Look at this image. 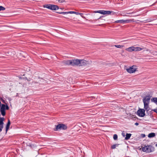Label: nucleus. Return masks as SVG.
I'll return each instance as SVG.
<instances>
[{
    "label": "nucleus",
    "instance_id": "1",
    "mask_svg": "<svg viewBox=\"0 0 157 157\" xmlns=\"http://www.w3.org/2000/svg\"><path fill=\"white\" fill-rule=\"evenodd\" d=\"M142 150L144 152L150 153L154 151L155 148L152 145H147L143 147L142 148Z\"/></svg>",
    "mask_w": 157,
    "mask_h": 157
},
{
    "label": "nucleus",
    "instance_id": "18",
    "mask_svg": "<svg viewBox=\"0 0 157 157\" xmlns=\"http://www.w3.org/2000/svg\"><path fill=\"white\" fill-rule=\"evenodd\" d=\"M151 102H154L156 104H157V98L155 97L151 99Z\"/></svg>",
    "mask_w": 157,
    "mask_h": 157
},
{
    "label": "nucleus",
    "instance_id": "3",
    "mask_svg": "<svg viewBox=\"0 0 157 157\" xmlns=\"http://www.w3.org/2000/svg\"><path fill=\"white\" fill-rule=\"evenodd\" d=\"M71 61H72V64H71L72 66H81L82 65L81 63L82 62L84 61L83 59H75L71 60Z\"/></svg>",
    "mask_w": 157,
    "mask_h": 157
},
{
    "label": "nucleus",
    "instance_id": "2",
    "mask_svg": "<svg viewBox=\"0 0 157 157\" xmlns=\"http://www.w3.org/2000/svg\"><path fill=\"white\" fill-rule=\"evenodd\" d=\"M44 7L48 8V9L52 10H56L59 9V7L58 6L55 5H52L51 4H46L44 6Z\"/></svg>",
    "mask_w": 157,
    "mask_h": 157
},
{
    "label": "nucleus",
    "instance_id": "16",
    "mask_svg": "<svg viewBox=\"0 0 157 157\" xmlns=\"http://www.w3.org/2000/svg\"><path fill=\"white\" fill-rule=\"evenodd\" d=\"M143 49V48H140L139 47H135L134 51L137 52V51H140Z\"/></svg>",
    "mask_w": 157,
    "mask_h": 157
},
{
    "label": "nucleus",
    "instance_id": "19",
    "mask_svg": "<svg viewBox=\"0 0 157 157\" xmlns=\"http://www.w3.org/2000/svg\"><path fill=\"white\" fill-rule=\"evenodd\" d=\"M113 13V14H114L115 13V12L112 11H106L105 10V14H110L111 13Z\"/></svg>",
    "mask_w": 157,
    "mask_h": 157
},
{
    "label": "nucleus",
    "instance_id": "22",
    "mask_svg": "<svg viewBox=\"0 0 157 157\" xmlns=\"http://www.w3.org/2000/svg\"><path fill=\"white\" fill-rule=\"evenodd\" d=\"M118 136L117 134H114L113 136V139L114 140H117V139Z\"/></svg>",
    "mask_w": 157,
    "mask_h": 157
},
{
    "label": "nucleus",
    "instance_id": "4",
    "mask_svg": "<svg viewBox=\"0 0 157 157\" xmlns=\"http://www.w3.org/2000/svg\"><path fill=\"white\" fill-rule=\"evenodd\" d=\"M67 128V126L63 124H59L56 125V128L55 130L56 131H58L61 129L65 130Z\"/></svg>",
    "mask_w": 157,
    "mask_h": 157
},
{
    "label": "nucleus",
    "instance_id": "33",
    "mask_svg": "<svg viewBox=\"0 0 157 157\" xmlns=\"http://www.w3.org/2000/svg\"><path fill=\"white\" fill-rule=\"evenodd\" d=\"M135 124L136 125H139V123H138L136 122Z\"/></svg>",
    "mask_w": 157,
    "mask_h": 157
},
{
    "label": "nucleus",
    "instance_id": "15",
    "mask_svg": "<svg viewBox=\"0 0 157 157\" xmlns=\"http://www.w3.org/2000/svg\"><path fill=\"white\" fill-rule=\"evenodd\" d=\"M155 136V133L152 132L148 134V137L149 138H153Z\"/></svg>",
    "mask_w": 157,
    "mask_h": 157
},
{
    "label": "nucleus",
    "instance_id": "23",
    "mask_svg": "<svg viewBox=\"0 0 157 157\" xmlns=\"http://www.w3.org/2000/svg\"><path fill=\"white\" fill-rule=\"evenodd\" d=\"M0 109L5 110V105L4 104H2Z\"/></svg>",
    "mask_w": 157,
    "mask_h": 157
},
{
    "label": "nucleus",
    "instance_id": "25",
    "mask_svg": "<svg viewBox=\"0 0 157 157\" xmlns=\"http://www.w3.org/2000/svg\"><path fill=\"white\" fill-rule=\"evenodd\" d=\"M117 146H118V145L117 144H113L111 146V148L112 149H115Z\"/></svg>",
    "mask_w": 157,
    "mask_h": 157
},
{
    "label": "nucleus",
    "instance_id": "34",
    "mask_svg": "<svg viewBox=\"0 0 157 157\" xmlns=\"http://www.w3.org/2000/svg\"><path fill=\"white\" fill-rule=\"evenodd\" d=\"M133 12H132L131 13H127V14H131V13H133Z\"/></svg>",
    "mask_w": 157,
    "mask_h": 157
},
{
    "label": "nucleus",
    "instance_id": "32",
    "mask_svg": "<svg viewBox=\"0 0 157 157\" xmlns=\"http://www.w3.org/2000/svg\"><path fill=\"white\" fill-rule=\"evenodd\" d=\"M141 136L143 137H144L145 136V135L143 134H142Z\"/></svg>",
    "mask_w": 157,
    "mask_h": 157
},
{
    "label": "nucleus",
    "instance_id": "30",
    "mask_svg": "<svg viewBox=\"0 0 157 157\" xmlns=\"http://www.w3.org/2000/svg\"><path fill=\"white\" fill-rule=\"evenodd\" d=\"M153 111L157 113V108L156 109H154L153 110Z\"/></svg>",
    "mask_w": 157,
    "mask_h": 157
},
{
    "label": "nucleus",
    "instance_id": "27",
    "mask_svg": "<svg viewBox=\"0 0 157 157\" xmlns=\"http://www.w3.org/2000/svg\"><path fill=\"white\" fill-rule=\"evenodd\" d=\"M5 8L2 6H0V11L4 10Z\"/></svg>",
    "mask_w": 157,
    "mask_h": 157
},
{
    "label": "nucleus",
    "instance_id": "14",
    "mask_svg": "<svg viewBox=\"0 0 157 157\" xmlns=\"http://www.w3.org/2000/svg\"><path fill=\"white\" fill-rule=\"evenodd\" d=\"M10 120H8V123L6 125V131L7 132L9 129L10 126Z\"/></svg>",
    "mask_w": 157,
    "mask_h": 157
},
{
    "label": "nucleus",
    "instance_id": "36",
    "mask_svg": "<svg viewBox=\"0 0 157 157\" xmlns=\"http://www.w3.org/2000/svg\"><path fill=\"white\" fill-rule=\"evenodd\" d=\"M138 15H135V16H138Z\"/></svg>",
    "mask_w": 157,
    "mask_h": 157
},
{
    "label": "nucleus",
    "instance_id": "11",
    "mask_svg": "<svg viewBox=\"0 0 157 157\" xmlns=\"http://www.w3.org/2000/svg\"><path fill=\"white\" fill-rule=\"evenodd\" d=\"M144 108L145 110L147 111H149L150 109V107L149 106V103H144Z\"/></svg>",
    "mask_w": 157,
    "mask_h": 157
},
{
    "label": "nucleus",
    "instance_id": "29",
    "mask_svg": "<svg viewBox=\"0 0 157 157\" xmlns=\"http://www.w3.org/2000/svg\"><path fill=\"white\" fill-rule=\"evenodd\" d=\"M121 134H122V136H123V137H124L125 136V133H124V131H123V132H122Z\"/></svg>",
    "mask_w": 157,
    "mask_h": 157
},
{
    "label": "nucleus",
    "instance_id": "21",
    "mask_svg": "<svg viewBox=\"0 0 157 157\" xmlns=\"http://www.w3.org/2000/svg\"><path fill=\"white\" fill-rule=\"evenodd\" d=\"M69 13L70 14H72V13H74L76 14L77 15H78V14H79V13H78V12H75V11H69Z\"/></svg>",
    "mask_w": 157,
    "mask_h": 157
},
{
    "label": "nucleus",
    "instance_id": "35",
    "mask_svg": "<svg viewBox=\"0 0 157 157\" xmlns=\"http://www.w3.org/2000/svg\"><path fill=\"white\" fill-rule=\"evenodd\" d=\"M155 146L157 147V144H155Z\"/></svg>",
    "mask_w": 157,
    "mask_h": 157
},
{
    "label": "nucleus",
    "instance_id": "26",
    "mask_svg": "<svg viewBox=\"0 0 157 157\" xmlns=\"http://www.w3.org/2000/svg\"><path fill=\"white\" fill-rule=\"evenodd\" d=\"M59 13L60 14H69V12H62L61 13Z\"/></svg>",
    "mask_w": 157,
    "mask_h": 157
},
{
    "label": "nucleus",
    "instance_id": "12",
    "mask_svg": "<svg viewBox=\"0 0 157 157\" xmlns=\"http://www.w3.org/2000/svg\"><path fill=\"white\" fill-rule=\"evenodd\" d=\"M135 47L132 46L126 49V50L129 52H132L134 51Z\"/></svg>",
    "mask_w": 157,
    "mask_h": 157
},
{
    "label": "nucleus",
    "instance_id": "31",
    "mask_svg": "<svg viewBox=\"0 0 157 157\" xmlns=\"http://www.w3.org/2000/svg\"><path fill=\"white\" fill-rule=\"evenodd\" d=\"M78 13H79V14H78V15H80L82 17V15H83V13H79L78 12Z\"/></svg>",
    "mask_w": 157,
    "mask_h": 157
},
{
    "label": "nucleus",
    "instance_id": "5",
    "mask_svg": "<svg viewBox=\"0 0 157 157\" xmlns=\"http://www.w3.org/2000/svg\"><path fill=\"white\" fill-rule=\"evenodd\" d=\"M137 69L136 66H133L126 69V71L128 73L131 74L135 73L137 70Z\"/></svg>",
    "mask_w": 157,
    "mask_h": 157
},
{
    "label": "nucleus",
    "instance_id": "28",
    "mask_svg": "<svg viewBox=\"0 0 157 157\" xmlns=\"http://www.w3.org/2000/svg\"><path fill=\"white\" fill-rule=\"evenodd\" d=\"M9 109V107L7 105H5V109L8 110Z\"/></svg>",
    "mask_w": 157,
    "mask_h": 157
},
{
    "label": "nucleus",
    "instance_id": "24",
    "mask_svg": "<svg viewBox=\"0 0 157 157\" xmlns=\"http://www.w3.org/2000/svg\"><path fill=\"white\" fill-rule=\"evenodd\" d=\"M114 46L115 47H117V48H122L123 47V45H115Z\"/></svg>",
    "mask_w": 157,
    "mask_h": 157
},
{
    "label": "nucleus",
    "instance_id": "20",
    "mask_svg": "<svg viewBox=\"0 0 157 157\" xmlns=\"http://www.w3.org/2000/svg\"><path fill=\"white\" fill-rule=\"evenodd\" d=\"M0 111L2 115L3 116H5L6 114L5 110L0 109Z\"/></svg>",
    "mask_w": 157,
    "mask_h": 157
},
{
    "label": "nucleus",
    "instance_id": "6",
    "mask_svg": "<svg viewBox=\"0 0 157 157\" xmlns=\"http://www.w3.org/2000/svg\"><path fill=\"white\" fill-rule=\"evenodd\" d=\"M151 97V95L149 94L144 97L143 99L144 103H149Z\"/></svg>",
    "mask_w": 157,
    "mask_h": 157
},
{
    "label": "nucleus",
    "instance_id": "13",
    "mask_svg": "<svg viewBox=\"0 0 157 157\" xmlns=\"http://www.w3.org/2000/svg\"><path fill=\"white\" fill-rule=\"evenodd\" d=\"M105 10H99L95 11V13H99L102 14H105Z\"/></svg>",
    "mask_w": 157,
    "mask_h": 157
},
{
    "label": "nucleus",
    "instance_id": "8",
    "mask_svg": "<svg viewBox=\"0 0 157 157\" xmlns=\"http://www.w3.org/2000/svg\"><path fill=\"white\" fill-rule=\"evenodd\" d=\"M131 21V20H117L115 21L116 23H128L130 22Z\"/></svg>",
    "mask_w": 157,
    "mask_h": 157
},
{
    "label": "nucleus",
    "instance_id": "10",
    "mask_svg": "<svg viewBox=\"0 0 157 157\" xmlns=\"http://www.w3.org/2000/svg\"><path fill=\"white\" fill-rule=\"evenodd\" d=\"M63 63L65 65H70L72 64L71 60H64L63 61Z\"/></svg>",
    "mask_w": 157,
    "mask_h": 157
},
{
    "label": "nucleus",
    "instance_id": "9",
    "mask_svg": "<svg viewBox=\"0 0 157 157\" xmlns=\"http://www.w3.org/2000/svg\"><path fill=\"white\" fill-rule=\"evenodd\" d=\"M4 118L0 117V132L2 131L3 128Z\"/></svg>",
    "mask_w": 157,
    "mask_h": 157
},
{
    "label": "nucleus",
    "instance_id": "17",
    "mask_svg": "<svg viewBox=\"0 0 157 157\" xmlns=\"http://www.w3.org/2000/svg\"><path fill=\"white\" fill-rule=\"evenodd\" d=\"M132 134L130 133H127L126 135V137L125 138V139L126 140H128L130 138Z\"/></svg>",
    "mask_w": 157,
    "mask_h": 157
},
{
    "label": "nucleus",
    "instance_id": "7",
    "mask_svg": "<svg viewBox=\"0 0 157 157\" xmlns=\"http://www.w3.org/2000/svg\"><path fill=\"white\" fill-rule=\"evenodd\" d=\"M137 114L140 117H144L145 115V110L142 109H139L137 111Z\"/></svg>",
    "mask_w": 157,
    "mask_h": 157
}]
</instances>
